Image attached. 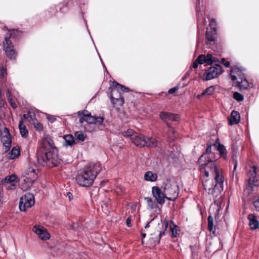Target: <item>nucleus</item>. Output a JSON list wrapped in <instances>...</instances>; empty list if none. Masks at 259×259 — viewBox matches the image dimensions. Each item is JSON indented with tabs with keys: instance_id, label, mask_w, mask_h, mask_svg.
I'll use <instances>...</instances> for the list:
<instances>
[{
	"instance_id": "1",
	"label": "nucleus",
	"mask_w": 259,
	"mask_h": 259,
	"mask_svg": "<svg viewBox=\"0 0 259 259\" xmlns=\"http://www.w3.org/2000/svg\"><path fill=\"white\" fill-rule=\"evenodd\" d=\"M37 160L44 166H54L60 163L58 150L51 138L47 137L41 140L40 149L37 152Z\"/></svg>"
},
{
	"instance_id": "2",
	"label": "nucleus",
	"mask_w": 259,
	"mask_h": 259,
	"mask_svg": "<svg viewBox=\"0 0 259 259\" xmlns=\"http://www.w3.org/2000/svg\"><path fill=\"white\" fill-rule=\"evenodd\" d=\"M101 170L102 166L99 162L90 163L77 172L75 178L77 184L83 187L91 186Z\"/></svg>"
},
{
	"instance_id": "3",
	"label": "nucleus",
	"mask_w": 259,
	"mask_h": 259,
	"mask_svg": "<svg viewBox=\"0 0 259 259\" xmlns=\"http://www.w3.org/2000/svg\"><path fill=\"white\" fill-rule=\"evenodd\" d=\"M198 163L199 164L201 176L209 177L210 175L218 184L221 185L224 183V179L218 169L214 159H205V155H201L198 160Z\"/></svg>"
},
{
	"instance_id": "4",
	"label": "nucleus",
	"mask_w": 259,
	"mask_h": 259,
	"mask_svg": "<svg viewBox=\"0 0 259 259\" xmlns=\"http://www.w3.org/2000/svg\"><path fill=\"white\" fill-rule=\"evenodd\" d=\"M3 30L8 31L5 35L4 40L3 42L4 50L8 58L11 60H14L16 58L17 54L10 39L16 37L19 31L14 29H9L6 26L3 28Z\"/></svg>"
},
{
	"instance_id": "5",
	"label": "nucleus",
	"mask_w": 259,
	"mask_h": 259,
	"mask_svg": "<svg viewBox=\"0 0 259 259\" xmlns=\"http://www.w3.org/2000/svg\"><path fill=\"white\" fill-rule=\"evenodd\" d=\"M132 142L136 146L139 147L155 148L157 146V141L155 138L147 137L138 133L133 135Z\"/></svg>"
},
{
	"instance_id": "6",
	"label": "nucleus",
	"mask_w": 259,
	"mask_h": 259,
	"mask_svg": "<svg viewBox=\"0 0 259 259\" xmlns=\"http://www.w3.org/2000/svg\"><path fill=\"white\" fill-rule=\"evenodd\" d=\"M247 187L248 193L253 191L255 187L259 186V169L253 166L247 171Z\"/></svg>"
},
{
	"instance_id": "7",
	"label": "nucleus",
	"mask_w": 259,
	"mask_h": 259,
	"mask_svg": "<svg viewBox=\"0 0 259 259\" xmlns=\"http://www.w3.org/2000/svg\"><path fill=\"white\" fill-rule=\"evenodd\" d=\"M201 176L204 188L208 194L214 195L217 190L220 191L219 188H222L223 183L221 185L216 181H214V184L213 180L212 179H209V177H206V176ZM214 181L215 180H214Z\"/></svg>"
},
{
	"instance_id": "8",
	"label": "nucleus",
	"mask_w": 259,
	"mask_h": 259,
	"mask_svg": "<svg viewBox=\"0 0 259 259\" xmlns=\"http://www.w3.org/2000/svg\"><path fill=\"white\" fill-rule=\"evenodd\" d=\"M108 94L114 108H118L124 104V99L117 89L109 88Z\"/></svg>"
},
{
	"instance_id": "9",
	"label": "nucleus",
	"mask_w": 259,
	"mask_h": 259,
	"mask_svg": "<svg viewBox=\"0 0 259 259\" xmlns=\"http://www.w3.org/2000/svg\"><path fill=\"white\" fill-rule=\"evenodd\" d=\"M162 189L164 190L167 200L174 201L178 197V187L175 184H172L170 181L167 180L164 182Z\"/></svg>"
},
{
	"instance_id": "10",
	"label": "nucleus",
	"mask_w": 259,
	"mask_h": 259,
	"mask_svg": "<svg viewBox=\"0 0 259 259\" xmlns=\"http://www.w3.org/2000/svg\"><path fill=\"white\" fill-rule=\"evenodd\" d=\"M232 80L233 81V85L241 89V83L243 82V72L241 68L235 66L232 68L230 71Z\"/></svg>"
},
{
	"instance_id": "11",
	"label": "nucleus",
	"mask_w": 259,
	"mask_h": 259,
	"mask_svg": "<svg viewBox=\"0 0 259 259\" xmlns=\"http://www.w3.org/2000/svg\"><path fill=\"white\" fill-rule=\"evenodd\" d=\"M38 171L36 165L28 167L25 171V177L24 179L25 182L28 183V187L32 186V184L37 178V173Z\"/></svg>"
},
{
	"instance_id": "12",
	"label": "nucleus",
	"mask_w": 259,
	"mask_h": 259,
	"mask_svg": "<svg viewBox=\"0 0 259 259\" xmlns=\"http://www.w3.org/2000/svg\"><path fill=\"white\" fill-rule=\"evenodd\" d=\"M34 204V197L31 193H26L20 199L19 208L21 211H25Z\"/></svg>"
},
{
	"instance_id": "13",
	"label": "nucleus",
	"mask_w": 259,
	"mask_h": 259,
	"mask_svg": "<svg viewBox=\"0 0 259 259\" xmlns=\"http://www.w3.org/2000/svg\"><path fill=\"white\" fill-rule=\"evenodd\" d=\"M104 120V118L103 116H92L91 113H89L87 115H84V117H81L79 118V122L81 124L85 122L88 124L102 125Z\"/></svg>"
},
{
	"instance_id": "14",
	"label": "nucleus",
	"mask_w": 259,
	"mask_h": 259,
	"mask_svg": "<svg viewBox=\"0 0 259 259\" xmlns=\"http://www.w3.org/2000/svg\"><path fill=\"white\" fill-rule=\"evenodd\" d=\"M223 68L220 65L216 64L215 66H211L204 74V75H206L205 80H208L217 78L223 72Z\"/></svg>"
},
{
	"instance_id": "15",
	"label": "nucleus",
	"mask_w": 259,
	"mask_h": 259,
	"mask_svg": "<svg viewBox=\"0 0 259 259\" xmlns=\"http://www.w3.org/2000/svg\"><path fill=\"white\" fill-rule=\"evenodd\" d=\"M152 193L158 203L161 205L164 203L167 196L163 190H162L157 186H154L152 188Z\"/></svg>"
},
{
	"instance_id": "16",
	"label": "nucleus",
	"mask_w": 259,
	"mask_h": 259,
	"mask_svg": "<svg viewBox=\"0 0 259 259\" xmlns=\"http://www.w3.org/2000/svg\"><path fill=\"white\" fill-rule=\"evenodd\" d=\"M33 230L41 240H46L50 238L49 233L43 227L35 226Z\"/></svg>"
},
{
	"instance_id": "17",
	"label": "nucleus",
	"mask_w": 259,
	"mask_h": 259,
	"mask_svg": "<svg viewBox=\"0 0 259 259\" xmlns=\"http://www.w3.org/2000/svg\"><path fill=\"white\" fill-rule=\"evenodd\" d=\"M160 117L161 120L166 124L168 121H177L180 120V116L178 114H174L167 112H161L160 113Z\"/></svg>"
},
{
	"instance_id": "18",
	"label": "nucleus",
	"mask_w": 259,
	"mask_h": 259,
	"mask_svg": "<svg viewBox=\"0 0 259 259\" xmlns=\"http://www.w3.org/2000/svg\"><path fill=\"white\" fill-rule=\"evenodd\" d=\"M229 124L230 125L237 124L240 120V115L238 112L233 110L230 116L228 117Z\"/></svg>"
},
{
	"instance_id": "19",
	"label": "nucleus",
	"mask_w": 259,
	"mask_h": 259,
	"mask_svg": "<svg viewBox=\"0 0 259 259\" xmlns=\"http://www.w3.org/2000/svg\"><path fill=\"white\" fill-rule=\"evenodd\" d=\"M213 145L216 149L219 151L220 156L223 157L225 159H226L227 157V150L225 147L219 142L218 139L217 140Z\"/></svg>"
},
{
	"instance_id": "20",
	"label": "nucleus",
	"mask_w": 259,
	"mask_h": 259,
	"mask_svg": "<svg viewBox=\"0 0 259 259\" xmlns=\"http://www.w3.org/2000/svg\"><path fill=\"white\" fill-rule=\"evenodd\" d=\"M248 219L249 221L248 225L250 229L255 230L258 227L259 223L255 215L253 214H250L248 216Z\"/></svg>"
},
{
	"instance_id": "21",
	"label": "nucleus",
	"mask_w": 259,
	"mask_h": 259,
	"mask_svg": "<svg viewBox=\"0 0 259 259\" xmlns=\"http://www.w3.org/2000/svg\"><path fill=\"white\" fill-rule=\"evenodd\" d=\"M217 34V29L215 28H211L209 31H206L205 34L206 39L208 41L214 42L215 40V35Z\"/></svg>"
},
{
	"instance_id": "22",
	"label": "nucleus",
	"mask_w": 259,
	"mask_h": 259,
	"mask_svg": "<svg viewBox=\"0 0 259 259\" xmlns=\"http://www.w3.org/2000/svg\"><path fill=\"white\" fill-rule=\"evenodd\" d=\"M19 181L18 176L15 174H12L10 176H8L2 181L4 184L8 183H17Z\"/></svg>"
},
{
	"instance_id": "23",
	"label": "nucleus",
	"mask_w": 259,
	"mask_h": 259,
	"mask_svg": "<svg viewBox=\"0 0 259 259\" xmlns=\"http://www.w3.org/2000/svg\"><path fill=\"white\" fill-rule=\"evenodd\" d=\"M64 143L65 146H72L75 144V141L74 137L72 135H67L63 137Z\"/></svg>"
},
{
	"instance_id": "24",
	"label": "nucleus",
	"mask_w": 259,
	"mask_h": 259,
	"mask_svg": "<svg viewBox=\"0 0 259 259\" xmlns=\"http://www.w3.org/2000/svg\"><path fill=\"white\" fill-rule=\"evenodd\" d=\"M19 128L21 136L23 138H26L28 136V132L26 126L23 123V119L19 120Z\"/></svg>"
},
{
	"instance_id": "25",
	"label": "nucleus",
	"mask_w": 259,
	"mask_h": 259,
	"mask_svg": "<svg viewBox=\"0 0 259 259\" xmlns=\"http://www.w3.org/2000/svg\"><path fill=\"white\" fill-rule=\"evenodd\" d=\"M23 117L31 124H33L36 121L35 114L33 112L28 111L27 113L23 114Z\"/></svg>"
},
{
	"instance_id": "26",
	"label": "nucleus",
	"mask_w": 259,
	"mask_h": 259,
	"mask_svg": "<svg viewBox=\"0 0 259 259\" xmlns=\"http://www.w3.org/2000/svg\"><path fill=\"white\" fill-rule=\"evenodd\" d=\"M20 151L19 148L14 147L11 151L8 154L9 159L13 160L19 156Z\"/></svg>"
},
{
	"instance_id": "27",
	"label": "nucleus",
	"mask_w": 259,
	"mask_h": 259,
	"mask_svg": "<svg viewBox=\"0 0 259 259\" xmlns=\"http://www.w3.org/2000/svg\"><path fill=\"white\" fill-rule=\"evenodd\" d=\"M2 141L3 142V145L5 147V152H7L11 147V139L10 136H3Z\"/></svg>"
},
{
	"instance_id": "28",
	"label": "nucleus",
	"mask_w": 259,
	"mask_h": 259,
	"mask_svg": "<svg viewBox=\"0 0 259 259\" xmlns=\"http://www.w3.org/2000/svg\"><path fill=\"white\" fill-rule=\"evenodd\" d=\"M157 178V174L151 171L146 172L144 175V179L147 181L155 182Z\"/></svg>"
},
{
	"instance_id": "29",
	"label": "nucleus",
	"mask_w": 259,
	"mask_h": 259,
	"mask_svg": "<svg viewBox=\"0 0 259 259\" xmlns=\"http://www.w3.org/2000/svg\"><path fill=\"white\" fill-rule=\"evenodd\" d=\"M202 155H205V159H215V158L213 157L214 154L211 152V144L208 143H207V148L206 149L205 152Z\"/></svg>"
},
{
	"instance_id": "30",
	"label": "nucleus",
	"mask_w": 259,
	"mask_h": 259,
	"mask_svg": "<svg viewBox=\"0 0 259 259\" xmlns=\"http://www.w3.org/2000/svg\"><path fill=\"white\" fill-rule=\"evenodd\" d=\"M86 137V134L83 133L82 132L77 131L74 133V139L75 141H77L78 142H82L84 141Z\"/></svg>"
},
{
	"instance_id": "31",
	"label": "nucleus",
	"mask_w": 259,
	"mask_h": 259,
	"mask_svg": "<svg viewBox=\"0 0 259 259\" xmlns=\"http://www.w3.org/2000/svg\"><path fill=\"white\" fill-rule=\"evenodd\" d=\"M7 96L8 101L9 103H10L11 106L14 109H15L17 107V106L16 104L15 103V102H14V101L13 100L11 95V93L9 91H8L7 93Z\"/></svg>"
},
{
	"instance_id": "32",
	"label": "nucleus",
	"mask_w": 259,
	"mask_h": 259,
	"mask_svg": "<svg viewBox=\"0 0 259 259\" xmlns=\"http://www.w3.org/2000/svg\"><path fill=\"white\" fill-rule=\"evenodd\" d=\"M213 217L209 215L207 219L208 221V229L209 231L214 232L215 229L213 228Z\"/></svg>"
},
{
	"instance_id": "33",
	"label": "nucleus",
	"mask_w": 259,
	"mask_h": 259,
	"mask_svg": "<svg viewBox=\"0 0 259 259\" xmlns=\"http://www.w3.org/2000/svg\"><path fill=\"white\" fill-rule=\"evenodd\" d=\"M136 134V132L132 129H128L126 131L122 132V135L124 137H130L131 140H133V135Z\"/></svg>"
},
{
	"instance_id": "34",
	"label": "nucleus",
	"mask_w": 259,
	"mask_h": 259,
	"mask_svg": "<svg viewBox=\"0 0 259 259\" xmlns=\"http://www.w3.org/2000/svg\"><path fill=\"white\" fill-rule=\"evenodd\" d=\"M172 224L170 225V231L172 234V237H177L178 235L179 234L177 232V228L178 226L175 225L172 222H170Z\"/></svg>"
},
{
	"instance_id": "35",
	"label": "nucleus",
	"mask_w": 259,
	"mask_h": 259,
	"mask_svg": "<svg viewBox=\"0 0 259 259\" xmlns=\"http://www.w3.org/2000/svg\"><path fill=\"white\" fill-rule=\"evenodd\" d=\"M206 63L208 65H211L213 62L217 61L215 58H213L211 54H207L205 56Z\"/></svg>"
},
{
	"instance_id": "36",
	"label": "nucleus",
	"mask_w": 259,
	"mask_h": 259,
	"mask_svg": "<svg viewBox=\"0 0 259 259\" xmlns=\"http://www.w3.org/2000/svg\"><path fill=\"white\" fill-rule=\"evenodd\" d=\"M214 91V86H210L206 89L203 92V94L204 95H211Z\"/></svg>"
},
{
	"instance_id": "37",
	"label": "nucleus",
	"mask_w": 259,
	"mask_h": 259,
	"mask_svg": "<svg viewBox=\"0 0 259 259\" xmlns=\"http://www.w3.org/2000/svg\"><path fill=\"white\" fill-rule=\"evenodd\" d=\"M244 90L247 89H250L253 88L254 87V84L252 82H249L247 80L244 78Z\"/></svg>"
},
{
	"instance_id": "38",
	"label": "nucleus",
	"mask_w": 259,
	"mask_h": 259,
	"mask_svg": "<svg viewBox=\"0 0 259 259\" xmlns=\"http://www.w3.org/2000/svg\"><path fill=\"white\" fill-rule=\"evenodd\" d=\"M6 188L8 190H14L16 188V183L4 184Z\"/></svg>"
},
{
	"instance_id": "39",
	"label": "nucleus",
	"mask_w": 259,
	"mask_h": 259,
	"mask_svg": "<svg viewBox=\"0 0 259 259\" xmlns=\"http://www.w3.org/2000/svg\"><path fill=\"white\" fill-rule=\"evenodd\" d=\"M32 124L33 125L34 128L37 131H40L43 129L42 124L41 123L37 122V120L34 122Z\"/></svg>"
},
{
	"instance_id": "40",
	"label": "nucleus",
	"mask_w": 259,
	"mask_h": 259,
	"mask_svg": "<svg viewBox=\"0 0 259 259\" xmlns=\"http://www.w3.org/2000/svg\"><path fill=\"white\" fill-rule=\"evenodd\" d=\"M234 98L238 101H243V95L238 92H235L233 94Z\"/></svg>"
},
{
	"instance_id": "41",
	"label": "nucleus",
	"mask_w": 259,
	"mask_h": 259,
	"mask_svg": "<svg viewBox=\"0 0 259 259\" xmlns=\"http://www.w3.org/2000/svg\"><path fill=\"white\" fill-rule=\"evenodd\" d=\"M196 60L199 62L200 64H202L204 63H206L205 60V56L203 55H201L198 56Z\"/></svg>"
},
{
	"instance_id": "42",
	"label": "nucleus",
	"mask_w": 259,
	"mask_h": 259,
	"mask_svg": "<svg viewBox=\"0 0 259 259\" xmlns=\"http://www.w3.org/2000/svg\"><path fill=\"white\" fill-rule=\"evenodd\" d=\"M232 163L234 164V169H233V175L234 176L235 175H236V174L235 173V171H236V168H237V160L234 158V156L232 157Z\"/></svg>"
},
{
	"instance_id": "43",
	"label": "nucleus",
	"mask_w": 259,
	"mask_h": 259,
	"mask_svg": "<svg viewBox=\"0 0 259 259\" xmlns=\"http://www.w3.org/2000/svg\"><path fill=\"white\" fill-rule=\"evenodd\" d=\"M157 232L158 233V237H157V239L155 240V241H157V243H159L160 239L161 236L162 235H164L165 233V230L162 231V232L159 231H158Z\"/></svg>"
},
{
	"instance_id": "44",
	"label": "nucleus",
	"mask_w": 259,
	"mask_h": 259,
	"mask_svg": "<svg viewBox=\"0 0 259 259\" xmlns=\"http://www.w3.org/2000/svg\"><path fill=\"white\" fill-rule=\"evenodd\" d=\"M167 126L168 127V134H172L173 135H175L176 133L175 129L172 126H171L170 124L168 123H167Z\"/></svg>"
},
{
	"instance_id": "45",
	"label": "nucleus",
	"mask_w": 259,
	"mask_h": 259,
	"mask_svg": "<svg viewBox=\"0 0 259 259\" xmlns=\"http://www.w3.org/2000/svg\"><path fill=\"white\" fill-rule=\"evenodd\" d=\"M179 89V86L178 85L176 86L174 88H172L169 89L168 91V93L169 94H172L174 93L175 92H176L177 91H178Z\"/></svg>"
},
{
	"instance_id": "46",
	"label": "nucleus",
	"mask_w": 259,
	"mask_h": 259,
	"mask_svg": "<svg viewBox=\"0 0 259 259\" xmlns=\"http://www.w3.org/2000/svg\"><path fill=\"white\" fill-rule=\"evenodd\" d=\"M120 89L123 92H128L130 91L128 88L121 84L120 85Z\"/></svg>"
},
{
	"instance_id": "47",
	"label": "nucleus",
	"mask_w": 259,
	"mask_h": 259,
	"mask_svg": "<svg viewBox=\"0 0 259 259\" xmlns=\"http://www.w3.org/2000/svg\"><path fill=\"white\" fill-rule=\"evenodd\" d=\"M254 206L256 210L259 211V197L254 202Z\"/></svg>"
},
{
	"instance_id": "48",
	"label": "nucleus",
	"mask_w": 259,
	"mask_h": 259,
	"mask_svg": "<svg viewBox=\"0 0 259 259\" xmlns=\"http://www.w3.org/2000/svg\"><path fill=\"white\" fill-rule=\"evenodd\" d=\"M144 199L148 205L151 206L152 205V200L150 197H145Z\"/></svg>"
},
{
	"instance_id": "49",
	"label": "nucleus",
	"mask_w": 259,
	"mask_h": 259,
	"mask_svg": "<svg viewBox=\"0 0 259 259\" xmlns=\"http://www.w3.org/2000/svg\"><path fill=\"white\" fill-rule=\"evenodd\" d=\"M112 84L114 87L113 88H116V89H117V90L119 89L120 85H121L120 84H119V83H118L117 82H116L115 81H113Z\"/></svg>"
},
{
	"instance_id": "50",
	"label": "nucleus",
	"mask_w": 259,
	"mask_h": 259,
	"mask_svg": "<svg viewBox=\"0 0 259 259\" xmlns=\"http://www.w3.org/2000/svg\"><path fill=\"white\" fill-rule=\"evenodd\" d=\"M47 118L51 122H53L56 119L52 115L48 116Z\"/></svg>"
},
{
	"instance_id": "51",
	"label": "nucleus",
	"mask_w": 259,
	"mask_h": 259,
	"mask_svg": "<svg viewBox=\"0 0 259 259\" xmlns=\"http://www.w3.org/2000/svg\"><path fill=\"white\" fill-rule=\"evenodd\" d=\"M126 225L128 227H131V217L127 218V219H126Z\"/></svg>"
},
{
	"instance_id": "52",
	"label": "nucleus",
	"mask_w": 259,
	"mask_h": 259,
	"mask_svg": "<svg viewBox=\"0 0 259 259\" xmlns=\"http://www.w3.org/2000/svg\"><path fill=\"white\" fill-rule=\"evenodd\" d=\"M66 196L68 197L70 201H71L73 199V195L71 193L69 192L67 193Z\"/></svg>"
},
{
	"instance_id": "53",
	"label": "nucleus",
	"mask_w": 259,
	"mask_h": 259,
	"mask_svg": "<svg viewBox=\"0 0 259 259\" xmlns=\"http://www.w3.org/2000/svg\"><path fill=\"white\" fill-rule=\"evenodd\" d=\"M200 63H199V62H198L196 60L194 62V63H193V67L194 68H197L198 66V65Z\"/></svg>"
},
{
	"instance_id": "54",
	"label": "nucleus",
	"mask_w": 259,
	"mask_h": 259,
	"mask_svg": "<svg viewBox=\"0 0 259 259\" xmlns=\"http://www.w3.org/2000/svg\"><path fill=\"white\" fill-rule=\"evenodd\" d=\"M84 112H88V111L86 110H84L83 111H78L77 113V114L79 116H82V114H84Z\"/></svg>"
},
{
	"instance_id": "55",
	"label": "nucleus",
	"mask_w": 259,
	"mask_h": 259,
	"mask_svg": "<svg viewBox=\"0 0 259 259\" xmlns=\"http://www.w3.org/2000/svg\"><path fill=\"white\" fill-rule=\"evenodd\" d=\"M4 133L5 134V136H10V134L9 133V131L8 129L7 128H5V129H4Z\"/></svg>"
},
{
	"instance_id": "56",
	"label": "nucleus",
	"mask_w": 259,
	"mask_h": 259,
	"mask_svg": "<svg viewBox=\"0 0 259 259\" xmlns=\"http://www.w3.org/2000/svg\"><path fill=\"white\" fill-rule=\"evenodd\" d=\"M215 21L214 19H211L210 20V25L211 26L215 25Z\"/></svg>"
},
{
	"instance_id": "57",
	"label": "nucleus",
	"mask_w": 259,
	"mask_h": 259,
	"mask_svg": "<svg viewBox=\"0 0 259 259\" xmlns=\"http://www.w3.org/2000/svg\"><path fill=\"white\" fill-rule=\"evenodd\" d=\"M224 65L226 67H229L230 65V62L229 61H225L224 63Z\"/></svg>"
},
{
	"instance_id": "58",
	"label": "nucleus",
	"mask_w": 259,
	"mask_h": 259,
	"mask_svg": "<svg viewBox=\"0 0 259 259\" xmlns=\"http://www.w3.org/2000/svg\"><path fill=\"white\" fill-rule=\"evenodd\" d=\"M163 225L164 226V227H165V230L166 229V228L168 227V223L167 221H164L163 222Z\"/></svg>"
},
{
	"instance_id": "59",
	"label": "nucleus",
	"mask_w": 259,
	"mask_h": 259,
	"mask_svg": "<svg viewBox=\"0 0 259 259\" xmlns=\"http://www.w3.org/2000/svg\"><path fill=\"white\" fill-rule=\"evenodd\" d=\"M5 71L6 70H5V69L4 68H2V70H1L2 73H1V76L2 77H4V73H5Z\"/></svg>"
},
{
	"instance_id": "60",
	"label": "nucleus",
	"mask_w": 259,
	"mask_h": 259,
	"mask_svg": "<svg viewBox=\"0 0 259 259\" xmlns=\"http://www.w3.org/2000/svg\"><path fill=\"white\" fill-rule=\"evenodd\" d=\"M203 96H204V94H203V92H202L201 94L197 95V98L198 99H200Z\"/></svg>"
},
{
	"instance_id": "61",
	"label": "nucleus",
	"mask_w": 259,
	"mask_h": 259,
	"mask_svg": "<svg viewBox=\"0 0 259 259\" xmlns=\"http://www.w3.org/2000/svg\"><path fill=\"white\" fill-rule=\"evenodd\" d=\"M153 220V219H152L151 221H150L149 222H148L147 225H146V226L145 227V228H149V226H150V223Z\"/></svg>"
},
{
	"instance_id": "62",
	"label": "nucleus",
	"mask_w": 259,
	"mask_h": 259,
	"mask_svg": "<svg viewBox=\"0 0 259 259\" xmlns=\"http://www.w3.org/2000/svg\"><path fill=\"white\" fill-rule=\"evenodd\" d=\"M189 76V74L188 73H187L186 74H185L183 77V78H182V80H185L186 79L188 76Z\"/></svg>"
},
{
	"instance_id": "63",
	"label": "nucleus",
	"mask_w": 259,
	"mask_h": 259,
	"mask_svg": "<svg viewBox=\"0 0 259 259\" xmlns=\"http://www.w3.org/2000/svg\"><path fill=\"white\" fill-rule=\"evenodd\" d=\"M226 61L225 58H222L221 60V63L224 64V63Z\"/></svg>"
},
{
	"instance_id": "64",
	"label": "nucleus",
	"mask_w": 259,
	"mask_h": 259,
	"mask_svg": "<svg viewBox=\"0 0 259 259\" xmlns=\"http://www.w3.org/2000/svg\"><path fill=\"white\" fill-rule=\"evenodd\" d=\"M146 234L145 233H142V239H143L144 238H145L146 237Z\"/></svg>"
}]
</instances>
